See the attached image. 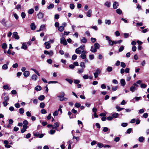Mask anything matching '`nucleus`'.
I'll list each match as a JSON object with an SVG mask.
<instances>
[{"instance_id":"obj_15","label":"nucleus","mask_w":149,"mask_h":149,"mask_svg":"<svg viewBox=\"0 0 149 149\" xmlns=\"http://www.w3.org/2000/svg\"><path fill=\"white\" fill-rule=\"evenodd\" d=\"M30 74L29 72V71H26L24 72V75L25 77H27L29 76Z\"/></svg>"},{"instance_id":"obj_62","label":"nucleus","mask_w":149,"mask_h":149,"mask_svg":"<svg viewBox=\"0 0 149 149\" xmlns=\"http://www.w3.org/2000/svg\"><path fill=\"white\" fill-rule=\"evenodd\" d=\"M75 107L77 108H79L81 106L80 104L78 103H76L75 104Z\"/></svg>"},{"instance_id":"obj_49","label":"nucleus","mask_w":149,"mask_h":149,"mask_svg":"<svg viewBox=\"0 0 149 149\" xmlns=\"http://www.w3.org/2000/svg\"><path fill=\"white\" fill-rule=\"evenodd\" d=\"M74 82L76 84H78L80 82V81L79 80L75 79L74 80Z\"/></svg>"},{"instance_id":"obj_14","label":"nucleus","mask_w":149,"mask_h":149,"mask_svg":"<svg viewBox=\"0 0 149 149\" xmlns=\"http://www.w3.org/2000/svg\"><path fill=\"white\" fill-rule=\"evenodd\" d=\"M21 48L25 50L27 48V47L26 45V42L23 43H22Z\"/></svg>"},{"instance_id":"obj_64","label":"nucleus","mask_w":149,"mask_h":149,"mask_svg":"<svg viewBox=\"0 0 149 149\" xmlns=\"http://www.w3.org/2000/svg\"><path fill=\"white\" fill-rule=\"evenodd\" d=\"M55 132V131L54 130H51L49 131V133L51 134H54Z\"/></svg>"},{"instance_id":"obj_6","label":"nucleus","mask_w":149,"mask_h":149,"mask_svg":"<svg viewBox=\"0 0 149 149\" xmlns=\"http://www.w3.org/2000/svg\"><path fill=\"white\" fill-rule=\"evenodd\" d=\"M44 44L45 46V48L46 49H49L50 48L51 46L50 42H46Z\"/></svg>"},{"instance_id":"obj_38","label":"nucleus","mask_w":149,"mask_h":149,"mask_svg":"<svg viewBox=\"0 0 149 149\" xmlns=\"http://www.w3.org/2000/svg\"><path fill=\"white\" fill-rule=\"evenodd\" d=\"M116 108L117 109V111H120L124 109L123 108H120L118 106H116Z\"/></svg>"},{"instance_id":"obj_37","label":"nucleus","mask_w":149,"mask_h":149,"mask_svg":"<svg viewBox=\"0 0 149 149\" xmlns=\"http://www.w3.org/2000/svg\"><path fill=\"white\" fill-rule=\"evenodd\" d=\"M65 95V93L63 92H62L61 93V94L60 95L58 96V97H61V98H63L64 96Z\"/></svg>"},{"instance_id":"obj_63","label":"nucleus","mask_w":149,"mask_h":149,"mask_svg":"<svg viewBox=\"0 0 149 149\" xmlns=\"http://www.w3.org/2000/svg\"><path fill=\"white\" fill-rule=\"evenodd\" d=\"M148 114L147 113H144L143 115V116L145 118H147L148 117Z\"/></svg>"},{"instance_id":"obj_10","label":"nucleus","mask_w":149,"mask_h":149,"mask_svg":"<svg viewBox=\"0 0 149 149\" xmlns=\"http://www.w3.org/2000/svg\"><path fill=\"white\" fill-rule=\"evenodd\" d=\"M44 14L41 12H39L37 15L39 19L42 18L44 17Z\"/></svg>"},{"instance_id":"obj_19","label":"nucleus","mask_w":149,"mask_h":149,"mask_svg":"<svg viewBox=\"0 0 149 149\" xmlns=\"http://www.w3.org/2000/svg\"><path fill=\"white\" fill-rule=\"evenodd\" d=\"M119 114L118 113H115L112 114V117L113 118H117L119 116Z\"/></svg>"},{"instance_id":"obj_58","label":"nucleus","mask_w":149,"mask_h":149,"mask_svg":"<svg viewBox=\"0 0 149 149\" xmlns=\"http://www.w3.org/2000/svg\"><path fill=\"white\" fill-rule=\"evenodd\" d=\"M117 88L118 86H117L113 87L111 88L112 90L114 91H116L117 89Z\"/></svg>"},{"instance_id":"obj_42","label":"nucleus","mask_w":149,"mask_h":149,"mask_svg":"<svg viewBox=\"0 0 149 149\" xmlns=\"http://www.w3.org/2000/svg\"><path fill=\"white\" fill-rule=\"evenodd\" d=\"M107 70L109 72H111L112 70V68L111 67L109 66L107 68Z\"/></svg>"},{"instance_id":"obj_1","label":"nucleus","mask_w":149,"mask_h":149,"mask_svg":"<svg viewBox=\"0 0 149 149\" xmlns=\"http://www.w3.org/2000/svg\"><path fill=\"white\" fill-rule=\"evenodd\" d=\"M85 46L84 45H81L79 47L76 49L75 50V52L77 54H80L84 52V50Z\"/></svg>"},{"instance_id":"obj_16","label":"nucleus","mask_w":149,"mask_h":149,"mask_svg":"<svg viewBox=\"0 0 149 149\" xmlns=\"http://www.w3.org/2000/svg\"><path fill=\"white\" fill-rule=\"evenodd\" d=\"M100 47L99 44L98 43H96L94 45V48L97 50V49H99Z\"/></svg>"},{"instance_id":"obj_33","label":"nucleus","mask_w":149,"mask_h":149,"mask_svg":"<svg viewBox=\"0 0 149 149\" xmlns=\"http://www.w3.org/2000/svg\"><path fill=\"white\" fill-rule=\"evenodd\" d=\"M7 47V45L6 43H4L2 45V48L3 49H6Z\"/></svg>"},{"instance_id":"obj_21","label":"nucleus","mask_w":149,"mask_h":149,"mask_svg":"<svg viewBox=\"0 0 149 149\" xmlns=\"http://www.w3.org/2000/svg\"><path fill=\"white\" fill-rule=\"evenodd\" d=\"M37 77L36 75L34 74L32 75L31 77V79L32 80L34 81H36L37 79Z\"/></svg>"},{"instance_id":"obj_18","label":"nucleus","mask_w":149,"mask_h":149,"mask_svg":"<svg viewBox=\"0 0 149 149\" xmlns=\"http://www.w3.org/2000/svg\"><path fill=\"white\" fill-rule=\"evenodd\" d=\"M31 29L32 30H34L36 28V26L34 23H32L31 24Z\"/></svg>"},{"instance_id":"obj_12","label":"nucleus","mask_w":149,"mask_h":149,"mask_svg":"<svg viewBox=\"0 0 149 149\" xmlns=\"http://www.w3.org/2000/svg\"><path fill=\"white\" fill-rule=\"evenodd\" d=\"M92 13V10L91 9H89L86 13L87 17H91V15Z\"/></svg>"},{"instance_id":"obj_31","label":"nucleus","mask_w":149,"mask_h":149,"mask_svg":"<svg viewBox=\"0 0 149 149\" xmlns=\"http://www.w3.org/2000/svg\"><path fill=\"white\" fill-rule=\"evenodd\" d=\"M116 12L119 15H121L122 13V10L120 8H118L116 10Z\"/></svg>"},{"instance_id":"obj_27","label":"nucleus","mask_w":149,"mask_h":149,"mask_svg":"<svg viewBox=\"0 0 149 149\" xmlns=\"http://www.w3.org/2000/svg\"><path fill=\"white\" fill-rule=\"evenodd\" d=\"M144 140V138L143 136L139 137V141L140 142H143Z\"/></svg>"},{"instance_id":"obj_2","label":"nucleus","mask_w":149,"mask_h":149,"mask_svg":"<svg viewBox=\"0 0 149 149\" xmlns=\"http://www.w3.org/2000/svg\"><path fill=\"white\" fill-rule=\"evenodd\" d=\"M33 134L35 136L37 137H39L40 138L43 137L44 135L43 134H40L38 132H33Z\"/></svg>"},{"instance_id":"obj_7","label":"nucleus","mask_w":149,"mask_h":149,"mask_svg":"<svg viewBox=\"0 0 149 149\" xmlns=\"http://www.w3.org/2000/svg\"><path fill=\"white\" fill-rule=\"evenodd\" d=\"M119 6V3L117 1H114L113 5V9H115L117 8Z\"/></svg>"},{"instance_id":"obj_13","label":"nucleus","mask_w":149,"mask_h":149,"mask_svg":"<svg viewBox=\"0 0 149 149\" xmlns=\"http://www.w3.org/2000/svg\"><path fill=\"white\" fill-rule=\"evenodd\" d=\"M1 24L5 26H6V22L5 21V19L4 18H3L2 20L0 21Z\"/></svg>"},{"instance_id":"obj_55","label":"nucleus","mask_w":149,"mask_h":149,"mask_svg":"<svg viewBox=\"0 0 149 149\" xmlns=\"http://www.w3.org/2000/svg\"><path fill=\"white\" fill-rule=\"evenodd\" d=\"M121 66L123 68H125L126 67L125 63L123 62H121Z\"/></svg>"},{"instance_id":"obj_59","label":"nucleus","mask_w":149,"mask_h":149,"mask_svg":"<svg viewBox=\"0 0 149 149\" xmlns=\"http://www.w3.org/2000/svg\"><path fill=\"white\" fill-rule=\"evenodd\" d=\"M58 114V111H56L53 113L54 116H57Z\"/></svg>"},{"instance_id":"obj_9","label":"nucleus","mask_w":149,"mask_h":149,"mask_svg":"<svg viewBox=\"0 0 149 149\" xmlns=\"http://www.w3.org/2000/svg\"><path fill=\"white\" fill-rule=\"evenodd\" d=\"M23 127L25 128H27L28 126L27 125L28 124V122L26 120H24L23 123Z\"/></svg>"},{"instance_id":"obj_34","label":"nucleus","mask_w":149,"mask_h":149,"mask_svg":"<svg viewBox=\"0 0 149 149\" xmlns=\"http://www.w3.org/2000/svg\"><path fill=\"white\" fill-rule=\"evenodd\" d=\"M105 5L108 7H110L111 5V3L109 1H106L104 4Z\"/></svg>"},{"instance_id":"obj_24","label":"nucleus","mask_w":149,"mask_h":149,"mask_svg":"<svg viewBox=\"0 0 149 149\" xmlns=\"http://www.w3.org/2000/svg\"><path fill=\"white\" fill-rule=\"evenodd\" d=\"M90 51L93 53H95L97 52V50L94 48L93 46L91 47Z\"/></svg>"},{"instance_id":"obj_45","label":"nucleus","mask_w":149,"mask_h":149,"mask_svg":"<svg viewBox=\"0 0 149 149\" xmlns=\"http://www.w3.org/2000/svg\"><path fill=\"white\" fill-rule=\"evenodd\" d=\"M19 110V112L21 114H22L24 113V110L23 108H20Z\"/></svg>"},{"instance_id":"obj_23","label":"nucleus","mask_w":149,"mask_h":149,"mask_svg":"<svg viewBox=\"0 0 149 149\" xmlns=\"http://www.w3.org/2000/svg\"><path fill=\"white\" fill-rule=\"evenodd\" d=\"M130 90L131 92H133L136 90V88L133 85L130 87Z\"/></svg>"},{"instance_id":"obj_43","label":"nucleus","mask_w":149,"mask_h":149,"mask_svg":"<svg viewBox=\"0 0 149 149\" xmlns=\"http://www.w3.org/2000/svg\"><path fill=\"white\" fill-rule=\"evenodd\" d=\"M34 12V10L33 9H29L28 11V13L29 14H32Z\"/></svg>"},{"instance_id":"obj_54","label":"nucleus","mask_w":149,"mask_h":149,"mask_svg":"<svg viewBox=\"0 0 149 149\" xmlns=\"http://www.w3.org/2000/svg\"><path fill=\"white\" fill-rule=\"evenodd\" d=\"M21 16L23 19L26 16V14L24 12H22L21 14Z\"/></svg>"},{"instance_id":"obj_53","label":"nucleus","mask_w":149,"mask_h":149,"mask_svg":"<svg viewBox=\"0 0 149 149\" xmlns=\"http://www.w3.org/2000/svg\"><path fill=\"white\" fill-rule=\"evenodd\" d=\"M45 25L44 24H43L41 25L40 26V30H41L42 31L45 28Z\"/></svg>"},{"instance_id":"obj_25","label":"nucleus","mask_w":149,"mask_h":149,"mask_svg":"<svg viewBox=\"0 0 149 149\" xmlns=\"http://www.w3.org/2000/svg\"><path fill=\"white\" fill-rule=\"evenodd\" d=\"M58 30L61 32L63 31L64 30V28L63 26H60L58 27Z\"/></svg>"},{"instance_id":"obj_5","label":"nucleus","mask_w":149,"mask_h":149,"mask_svg":"<svg viewBox=\"0 0 149 149\" xmlns=\"http://www.w3.org/2000/svg\"><path fill=\"white\" fill-rule=\"evenodd\" d=\"M12 37L17 40L19 39V36L18 35L17 33L16 32H14L13 33Z\"/></svg>"},{"instance_id":"obj_41","label":"nucleus","mask_w":149,"mask_h":149,"mask_svg":"<svg viewBox=\"0 0 149 149\" xmlns=\"http://www.w3.org/2000/svg\"><path fill=\"white\" fill-rule=\"evenodd\" d=\"M124 46H120L118 49L119 52H122L124 49Z\"/></svg>"},{"instance_id":"obj_39","label":"nucleus","mask_w":149,"mask_h":149,"mask_svg":"<svg viewBox=\"0 0 149 149\" xmlns=\"http://www.w3.org/2000/svg\"><path fill=\"white\" fill-rule=\"evenodd\" d=\"M45 106V103L44 102H41L40 104V108L43 109Z\"/></svg>"},{"instance_id":"obj_56","label":"nucleus","mask_w":149,"mask_h":149,"mask_svg":"<svg viewBox=\"0 0 149 149\" xmlns=\"http://www.w3.org/2000/svg\"><path fill=\"white\" fill-rule=\"evenodd\" d=\"M96 39L95 38H91V40L93 43H94L96 41Z\"/></svg>"},{"instance_id":"obj_26","label":"nucleus","mask_w":149,"mask_h":149,"mask_svg":"<svg viewBox=\"0 0 149 149\" xmlns=\"http://www.w3.org/2000/svg\"><path fill=\"white\" fill-rule=\"evenodd\" d=\"M54 5L53 3H51L50 4L49 6H48L47 7V8L48 9H52L54 8Z\"/></svg>"},{"instance_id":"obj_29","label":"nucleus","mask_w":149,"mask_h":149,"mask_svg":"<svg viewBox=\"0 0 149 149\" xmlns=\"http://www.w3.org/2000/svg\"><path fill=\"white\" fill-rule=\"evenodd\" d=\"M8 66L7 64H5L3 65L2 69L3 70H6L8 68Z\"/></svg>"},{"instance_id":"obj_47","label":"nucleus","mask_w":149,"mask_h":149,"mask_svg":"<svg viewBox=\"0 0 149 149\" xmlns=\"http://www.w3.org/2000/svg\"><path fill=\"white\" fill-rule=\"evenodd\" d=\"M127 123H123L121 124V125L123 127H125L127 126Z\"/></svg>"},{"instance_id":"obj_61","label":"nucleus","mask_w":149,"mask_h":149,"mask_svg":"<svg viewBox=\"0 0 149 149\" xmlns=\"http://www.w3.org/2000/svg\"><path fill=\"white\" fill-rule=\"evenodd\" d=\"M41 112L42 114H45L47 113V111L44 109H43L41 110Z\"/></svg>"},{"instance_id":"obj_28","label":"nucleus","mask_w":149,"mask_h":149,"mask_svg":"<svg viewBox=\"0 0 149 149\" xmlns=\"http://www.w3.org/2000/svg\"><path fill=\"white\" fill-rule=\"evenodd\" d=\"M45 98V97L44 95H41L40 96L38 97V99L41 101L43 100Z\"/></svg>"},{"instance_id":"obj_46","label":"nucleus","mask_w":149,"mask_h":149,"mask_svg":"<svg viewBox=\"0 0 149 149\" xmlns=\"http://www.w3.org/2000/svg\"><path fill=\"white\" fill-rule=\"evenodd\" d=\"M70 7L71 9L73 10L74 9V5L73 3L70 4Z\"/></svg>"},{"instance_id":"obj_44","label":"nucleus","mask_w":149,"mask_h":149,"mask_svg":"<svg viewBox=\"0 0 149 149\" xmlns=\"http://www.w3.org/2000/svg\"><path fill=\"white\" fill-rule=\"evenodd\" d=\"M105 23L106 24H108V25H110L111 23V21L110 20H105Z\"/></svg>"},{"instance_id":"obj_40","label":"nucleus","mask_w":149,"mask_h":149,"mask_svg":"<svg viewBox=\"0 0 149 149\" xmlns=\"http://www.w3.org/2000/svg\"><path fill=\"white\" fill-rule=\"evenodd\" d=\"M80 65L82 68L84 69L85 67V65L84 63L83 62H81Z\"/></svg>"},{"instance_id":"obj_3","label":"nucleus","mask_w":149,"mask_h":149,"mask_svg":"<svg viewBox=\"0 0 149 149\" xmlns=\"http://www.w3.org/2000/svg\"><path fill=\"white\" fill-rule=\"evenodd\" d=\"M101 72V71L97 69L96 70V72L94 73V75L95 78H97L98 77V75Z\"/></svg>"},{"instance_id":"obj_57","label":"nucleus","mask_w":149,"mask_h":149,"mask_svg":"<svg viewBox=\"0 0 149 149\" xmlns=\"http://www.w3.org/2000/svg\"><path fill=\"white\" fill-rule=\"evenodd\" d=\"M94 56L93 54L90 55L89 56V58L90 60H92L94 58Z\"/></svg>"},{"instance_id":"obj_52","label":"nucleus","mask_w":149,"mask_h":149,"mask_svg":"<svg viewBox=\"0 0 149 149\" xmlns=\"http://www.w3.org/2000/svg\"><path fill=\"white\" fill-rule=\"evenodd\" d=\"M64 56L65 58H70L69 54L68 53H66L64 54Z\"/></svg>"},{"instance_id":"obj_32","label":"nucleus","mask_w":149,"mask_h":149,"mask_svg":"<svg viewBox=\"0 0 149 149\" xmlns=\"http://www.w3.org/2000/svg\"><path fill=\"white\" fill-rule=\"evenodd\" d=\"M84 71V69L82 68L81 69H78V70L77 71V73L79 74H81Z\"/></svg>"},{"instance_id":"obj_8","label":"nucleus","mask_w":149,"mask_h":149,"mask_svg":"<svg viewBox=\"0 0 149 149\" xmlns=\"http://www.w3.org/2000/svg\"><path fill=\"white\" fill-rule=\"evenodd\" d=\"M87 53L86 51H84V52L82 53V54L80 55L81 58L82 59H85L86 58V54Z\"/></svg>"},{"instance_id":"obj_60","label":"nucleus","mask_w":149,"mask_h":149,"mask_svg":"<svg viewBox=\"0 0 149 149\" xmlns=\"http://www.w3.org/2000/svg\"><path fill=\"white\" fill-rule=\"evenodd\" d=\"M113 41L111 40H109V41L108 42L109 44V45L111 46H112L113 45Z\"/></svg>"},{"instance_id":"obj_51","label":"nucleus","mask_w":149,"mask_h":149,"mask_svg":"<svg viewBox=\"0 0 149 149\" xmlns=\"http://www.w3.org/2000/svg\"><path fill=\"white\" fill-rule=\"evenodd\" d=\"M147 86V85L144 84H141V87L142 88H145Z\"/></svg>"},{"instance_id":"obj_11","label":"nucleus","mask_w":149,"mask_h":149,"mask_svg":"<svg viewBox=\"0 0 149 149\" xmlns=\"http://www.w3.org/2000/svg\"><path fill=\"white\" fill-rule=\"evenodd\" d=\"M59 126V124L58 122H56L54 123V125H52V128L55 129H57V128Z\"/></svg>"},{"instance_id":"obj_36","label":"nucleus","mask_w":149,"mask_h":149,"mask_svg":"<svg viewBox=\"0 0 149 149\" xmlns=\"http://www.w3.org/2000/svg\"><path fill=\"white\" fill-rule=\"evenodd\" d=\"M134 99H135L136 101H138L140 100H141L142 98L141 97H135L134 98Z\"/></svg>"},{"instance_id":"obj_30","label":"nucleus","mask_w":149,"mask_h":149,"mask_svg":"<svg viewBox=\"0 0 149 149\" xmlns=\"http://www.w3.org/2000/svg\"><path fill=\"white\" fill-rule=\"evenodd\" d=\"M97 147H98L99 148H101L104 147V144L102 143H98L97 144Z\"/></svg>"},{"instance_id":"obj_22","label":"nucleus","mask_w":149,"mask_h":149,"mask_svg":"<svg viewBox=\"0 0 149 149\" xmlns=\"http://www.w3.org/2000/svg\"><path fill=\"white\" fill-rule=\"evenodd\" d=\"M42 88L40 86H38L35 88V90L37 91H39L41 90Z\"/></svg>"},{"instance_id":"obj_20","label":"nucleus","mask_w":149,"mask_h":149,"mask_svg":"<svg viewBox=\"0 0 149 149\" xmlns=\"http://www.w3.org/2000/svg\"><path fill=\"white\" fill-rule=\"evenodd\" d=\"M81 42L82 43H85L87 42V40L86 38L83 37L82 39L81 40Z\"/></svg>"},{"instance_id":"obj_50","label":"nucleus","mask_w":149,"mask_h":149,"mask_svg":"<svg viewBox=\"0 0 149 149\" xmlns=\"http://www.w3.org/2000/svg\"><path fill=\"white\" fill-rule=\"evenodd\" d=\"M77 55L76 54H74L72 56V59L73 60H75L77 58Z\"/></svg>"},{"instance_id":"obj_48","label":"nucleus","mask_w":149,"mask_h":149,"mask_svg":"<svg viewBox=\"0 0 149 149\" xmlns=\"http://www.w3.org/2000/svg\"><path fill=\"white\" fill-rule=\"evenodd\" d=\"M103 131L104 132H106L109 130L108 128L107 127H103Z\"/></svg>"},{"instance_id":"obj_4","label":"nucleus","mask_w":149,"mask_h":149,"mask_svg":"<svg viewBox=\"0 0 149 149\" xmlns=\"http://www.w3.org/2000/svg\"><path fill=\"white\" fill-rule=\"evenodd\" d=\"M60 42L61 44H63L64 45H66L67 44L66 40L64 37H62L60 39Z\"/></svg>"},{"instance_id":"obj_35","label":"nucleus","mask_w":149,"mask_h":149,"mask_svg":"<svg viewBox=\"0 0 149 149\" xmlns=\"http://www.w3.org/2000/svg\"><path fill=\"white\" fill-rule=\"evenodd\" d=\"M65 80L68 82L70 84H72L73 82V80L70 79L66 78L65 79Z\"/></svg>"},{"instance_id":"obj_17","label":"nucleus","mask_w":149,"mask_h":149,"mask_svg":"<svg viewBox=\"0 0 149 149\" xmlns=\"http://www.w3.org/2000/svg\"><path fill=\"white\" fill-rule=\"evenodd\" d=\"M120 83L121 85L123 86H124L125 85L126 83L124 79H122L120 80Z\"/></svg>"}]
</instances>
